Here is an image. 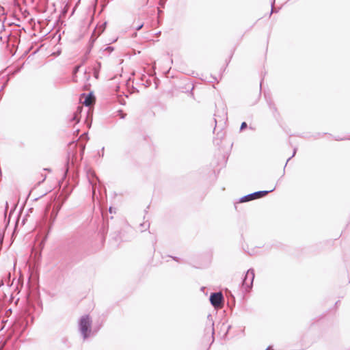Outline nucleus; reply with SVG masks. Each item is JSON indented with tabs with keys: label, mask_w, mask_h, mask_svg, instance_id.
<instances>
[{
	"label": "nucleus",
	"mask_w": 350,
	"mask_h": 350,
	"mask_svg": "<svg viewBox=\"0 0 350 350\" xmlns=\"http://www.w3.org/2000/svg\"><path fill=\"white\" fill-rule=\"evenodd\" d=\"M91 321L89 316H83L80 319V330L83 336L84 339L87 338L90 332Z\"/></svg>",
	"instance_id": "1"
},
{
	"label": "nucleus",
	"mask_w": 350,
	"mask_h": 350,
	"mask_svg": "<svg viewBox=\"0 0 350 350\" xmlns=\"http://www.w3.org/2000/svg\"><path fill=\"white\" fill-rule=\"evenodd\" d=\"M275 189V187L270 189L269 191H257L255 193H253L252 194L247 195L245 196L241 202H246V201H250L255 199L260 198L264 196H265L269 192H271Z\"/></svg>",
	"instance_id": "2"
},
{
	"label": "nucleus",
	"mask_w": 350,
	"mask_h": 350,
	"mask_svg": "<svg viewBox=\"0 0 350 350\" xmlns=\"http://www.w3.org/2000/svg\"><path fill=\"white\" fill-rule=\"evenodd\" d=\"M210 301L211 304L215 308H221L223 301V295L221 293H216L211 294L210 297Z\"/></svg>",
	"instance_id": "3"
},
{
	"label": "nucleus",
	"mask_w": 350,
	"mask_h": 350,
	"mask_svg": "<svg viewBox=\"0 0 350 350\" xmlns=\"http://www.w3.org/2000/svg\"><path fill=\"white\" fill-rule=\"evenodd\" d=\"M254 279V272L253 270H248L245 274V278L243 281V285L247 288H250L253 283Z\"/></svg>",
	"instance_id": "4"
},
{
	"label": "nucleus",
	"mask_w": 350,
	"mask_h": 350,
	"mask_svg": "<svg viewBox=\"0 0 350 350\" xmlns=\"http://www.w3.org/2000/svg\"><path fill=\"white\" fill-rule=\"evenodd\" d=\"M83 98H85V100L82 101V103L85 106H91L95 103V96L92 93L88 94H83L81 96V100H82Z\"/></svg>",
	"instance_id": "5"
},
{
	"label": "nucleus",
	"mask_w": 350,
	"mask_h": 350,
	"mask_svg": "<svg viewBox=\"0 0 350 350\" xmlns=\"http://www.w3.org/2000/svg\"><path fill=\"white\" fill-rule=\"evenodd\" d=\"M119 116L120 118H124L126 116V113H124L122 111H118Z\"/></svg>",
	"instance_id": "6"
},
{
	"label": "nucleus",
	"mask_w": 350,
	"mask_h": 350,
	"mask_svg": "<svg viewBox=\"0 0 350 350\" xmlns=\"http://www.w3.org/2000/svg\"><path fill=\"white\" fill-rule=\"evenodd\" d=\"M79 68H80V66H77L75 67V68L73 70L74 75H76V73L79 71Z\"/></svg>",
	"instance_id": "7"
},
{
	"label": "nucleus",
	"mask_w": 350,
	"mask_h": 350,
	"mask_svg": "<svg viewBox=\"0 0 350 350\" xmlns=\"http://www.w3.org/2000/svg\"><path fill=\"white\" fill-rule=\"evenodd\" d=\"M247 127V124L246 122H243L241 125V130H243L244 129H245Z\"/></svg>",
	"instance_id": "8"
},
{
	"label": "nucleus",
	"mask_w": 350,
	"mask_h": 350,
	"mask_svg": "<svg viewBox=\"0 0 350 350\" xmlns=\"http://www.w3.org/2000/svg\"><path fill=\"white\" fill-rule=\"evenodd\" d=\"M142 27H143V24H141V25H139V26H137V30H139V29H140Z\"/></svg>",
	"instance_id": "9"
},
{
	"label": "nucleus",
	"mask_w": 350,
	"mask_h": 350,
	"mask_svg": "<svg viewBox=\"0 0 350 350\" xmlns=\"http://www.w3.org/2000/svg\"><path fill=\"white\" fill-rule=\"evenodd\" d=\"M44 180H45V176H44V177L42 178V180H39V182H38V183H40V182H42V181H44Z\"/></svg>",
	"instance_id": "10"
},
{
	"label": "nucleus",
	"mask_w": 350,
	"mask_h": 350,
	"mask_svg": "<svg viewBox=\"0 0 350 350\" xmlns=\"http://www.w3.org/2000/svg\"><path fill=\"white\" fill-rule=\"evenodd\" d=\"M0 9H3V8L0 6Z\"/></svg>",
	"instance_id": "11"
}]
</instances>
